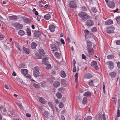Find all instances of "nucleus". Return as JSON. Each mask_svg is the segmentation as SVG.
Segmentation results:
<instances>
[{"mask_svg":"<svg viewBox=\"0 0 120 120\" xmlns=\"http://www.w3.org/2000/svg\"><path fill=\"white\" fill-rule=\"evenodd\" d=\"M78 14L79 16L81 17L82 19L84 20H86L92 18L91 16L84 12L81 11Z\"/></svg>","mask_w":120,"mask_h":120,"instance_id":"1","label":"nucleus"},{"mask_svg":"<svg viewBox=\"0 0 120 120\" xmlns=\"http://www.w3.org/2000/svg\"><path fill=\"white\" fill-rule=\"evenodd\" d=\"M39 68L38 66H36L34 67V69L33 71V74L34 76L35 77H37L40 76V72L39 71Z\"/></svg>","mask_w":120,"mask_h":120,"instance_id":"2","label":"nucleus"},{"mask_svg":"<svg viewBox=\"0 0 120 120\" xmlns=\"http://www.w3.org/2000/svg\"><path fill=\"white\" fill-rule=\"evenodd\" d=\"M13 26L15 27V29L17 30L21 29L23 27L22 25L20 24L18 22H15L13 23Z\"/></svg>","mask_w":120,"mask_h":120,"instance_id":"3","label":"nucleus"},{"mask_svg":"<svg viewBox=\"0 0 120 120\" xmlns=\"http://www.w3.org/2000/svg\"><path fill=\"white\" fill-rule=\"evenodd\" d=\"M86 25L88 27L93 26L94 24V22L92 20H88L86 22Z\"/></svg>","mask_w":120,"mask_h":120,"instance_id":"4","label":"nucleus"},{"mask_svg":"<svg viewBox=\"0 0 120 120\" xmlns=\"http://www.w3.org/2000/svg\"><path fill=\"white\" fill-rule=\"evenodd\" d=\"M115 28L112 27H110L106 29V31L108 33L111 34L114 32Z\"/></svg>","mask_w":120,"mask_h":120,"instance_id":"5","label":"nucleus"},{"mask_svg":"<svg viewBox=\"0 0 120 120\" xmlns=\"http://www.w3.org/2000/svg\"><path fill=\"white\" fill-rule=\"evenodd\" d=\"M106 64L108 65L109 68L110 69H112L114 67L113 63L112 61H108L106 63Z\"/></svg>","mask_w":120,"mask_h":120,"instance_id":"6","label":"nucleus"},{"mask_svg":"<svg viewBox=\"0 0 120 120\" xmlns=\"http://www.w3.org/2000/svg\"><path fill=\"white\" fill-rule=\"evenodd\" d=\"M91 65L94 67L95 69L96 70L98 69V65H97V63L96 61H93L91 63Z\"/></svg>","mask_w":120,"mask_h":120,"instance_id":"7","label":"nucleus"},{"mask_svg":"<svg viewBox=\"0 0 120 120\" xmlns=\"http://www.w3.org/2000/svg\"><path fill=\"white\" fill-rule=\"evenodd\" d=\"M107 6L109 8L113 9L115 7V4L112 1H109L108 4H107Z\"/></svg>","mask_w":120,"mask_h":120,"instance_id":"8","label":"nucleus"},{"mask_svg":"<svg viewBox=\"0 0 120 120\" xmlns=\"http://www.w3.org/2000/svg\"><path fill=\"white\" fill-rule=\"evenodd\" d=\"M69 5L71 8H74L76 7V5L75 2L71 1L69 4Z\"/></svg>","mask_w":120,"mask_h":120,"instance_id":"9","label":"nucleus"},{"mask_svg":"<svg viewBox=\"0 0 120 120\" xmlns=\"http://www.w3.org/2000/svg\"><path fill=\"white\" fill-rule=\"evenodd\" d=\"M48 63V58L47 57H45L42 59V63L43 64H46Z\"/></svg>","mask_w":120,"mask_h":120,"instance_id":"10","label":"nucleus"},{"mask_svg":"<svg viewBox=\"0 0 120 120\" xmlns=\"http://www.w3.org/2000/svg\"><path fill=\"white\" fill-rule=\"evenodd\" d=\"M87 51L90 54L93 55L94 53V50L92 48H87Z\"/></svg>","mask_w":120,"mask_h":120,"instance_id":"11","label":"nucleus"},{"mask_svg":"<svg viewBox=\"0 0 120 120\" xmlns=\"http://www.w3.org/2000/svg\"><path fill=\"white\" fill-rule=\"evenodd\" d=\"M113 22L112 20H107L105 22V24L106 25H109L113 24Z\"/></svg>","mask_w":120,"mask_h":120,"instance_id":"12","label":"nucleus"},{"mask_svg":"<svg viewBox=\"0 0 120 120\" xmlns=\"http://www.w3.org/2000/svg\"><path fill=\"white\" fill-rule=\"evenodd\" d=\"M60 76L63 78H64L66 76V74L63 71H61L60 72Z\"/></svg>","mask_w":120,"mask_h":120,"instance_id":"13","label":"nucleus"},{"mask_svg":"<svg viewBox=\"0 0 120 120\" xmlns=\"http://www.w3.org/2000/svg\"><path fill=\"white\" fill-rule=\"evenodd\" d=\"M9 19L11 20H15L18 19L17 16L16 15H13L9 16Z\"/></svg>","mask_w":120,"mask_h":120,"instance_id":"14","label":"nucleus"},{"mask_svg":"<svg viewBox=\"0 0 120 120\" xmlns=\"http://www.w3.org/2000/svg\"><path fill=\"white\" fill-rule=\"evenodd\" d=\"M60 82H56L54 83L53 84V85L55 87L57 88L60 86Z\"/></svg>","mask_w":120,"mask_h":120,"instance_id":"15","label":"nucleus"},{"mask_svg":"<svg viewBox=\"0 0 120 120\" xmlns=\"http://www.w3.org/2000/svg\"><path fill=\"white\" fill-rule=\"evenodd\" d=\"M37 46V45L36 43L34 42H32L31 45V48L33 49H35Z\"/></svg>","mask_w":120,"mask_h":120,"instance_id":"16","label":"nucleus"},{"mask_svg":"<svg viewBox=\"0 0 120 120\" xmlns=\"http://www.w3.org/2000/svg\"><path fill=\"white\" fill-rule=\"evenodd\" d=\"M92 77L91 74L90 73L86 74L84 78L86 79H89Z\"/></svg>","mask_w":120,"mask_h":120,"instance_id":"17","label":"nucleus"},{"mask_svg":"<svg viewBox=\"0 0 120 120\" xmlns=\"http://www.w3.org/2000/svg\"><path fill=\"white\" fill-rule=\"evenodd\" d=\"M39 100L41 102L44 104H45L46 102V101L44 99L41 97H39Z\"/></svg>","mask_w":120,"mask_h":120,"instance_id":"18","label":"nucleus"},{"mask_svg":"<svg viewBox=\"0 0 120 120\" xmlns=\"http://www.w3.org/2000/svg\"><path fill=\"white\" fill-rule=\"evenodd\" d=\"M84 95L86 97H90L91 96V93L89 91L86 92L84 94Z\"/></svg>","mask_w":120,"mask_h":120,"instance_id":"19","label":"nucleus"},{"mask_svg":"<svg viewBox=\"0 0 120 120\" xmlns=\"http://www.w3.org/2000/svg\"><path fill=\"white\" fill-rule=\"evenodd\" d=\"M116 74V72H113L110 73L109 75L111 78H114Z\"/></svg>","mask_w":120,"mask_h":120,"instance_id":"20","label":"nucleus"},{"mask_svg":"<svg viewBox=\"0 0 120 120\" xmlns=\"http://www.w3.org/2000/svg\"><path fill=\"white\" fill-rule=\"evenodd\" d=\"M21 72L25 75L26 74L28 73V70L26 69H22L21 70Z\"/></svg>","mask_w":120,"mask_h":120,"instance_id":"21","label":"nucleus"},{"mask_svg":"<svg viewBox=\"0 0 120 120\" xmlns=\"http://www.w3.org/2000/svg\"><path fill=\"white\" fill-rule=\"evenodd\" d=\"M39 52L41 55L44 56L45 54V52L44 50L42 49H40L39 50Z\"/></svg>","mask_w":120,"mask_h":120,"instance_id":"22","label":"nucleus"},{"mask_svg":"<svg viewBox=\"0 0 120 120\" xmlns=\"http://www.w3.org/2000/svg\"><path fill=\"white\" fill-rule=\"evenodd\" d=\"M54 54V56L56 58H59L60 56V53L57 52H53Z\"/></svg>","mask_w":120,"mask_h":120,"instance_id":"23","label":"nucleus"},{"mask_svg":"<svg viewBox=\"0 0 120 120\" xmlns=\"http://www.w3.org/2000/svg\"><path fill=\"white\" fill-rule=\"evenodd\" d=\"M51 15L50 14H46L44 16V18L46 20L49 19L51 17Z\"/></svg>","mask_w":120,"mask_h":120,"instance_id":"24","label":"nucleus"},{"mask_svg":"<svg viewBox=\"0 0 120 120\" xmlns=\"http://www.w3.org/2000/svg\"><path fill=\"white\" fill-rule=\"evenodd\" d=\"M40 35V33L39 31L35 32L34 34V35L35 37H39Z\"/></svg>","mask_w":120,"mask_h":120,"instance_id":"25","label":"nucleus"},{"mask_svg":"<svg viewBox=\"0 0 120 120\" xmlns=\"http://www.w3.org/2000/svg\"><path fill=\"white\" fill-rule=\"evenodd\" d=\"M87 102V98L86 97H84L82 101L83 104L85 105L86 104Z\"/></svg>","mask_w":120,"mask_h":120,"instance_id":"26","label":"nucleus"},{"mask_svg":"<svg viewBox=\"0 0 120 120\" xmlns=\"http://www.w3.org/2000/svg\"><path fill=\"white\" fill-rule=\"evenodd\" d=\"M26 31L28 35L30 36L31 35V31L30 29L29 28H27L26 29Z\"/></svg>","mask_w":120,"mask_h":120,"instance_id":"27","label":"nucleus"},{"mask_svg":"<svg viewBox=\"0 0 120 120\" xmlns=\"http://www.w3.org/2000/svg\"><path fill=\"white\" fill-rule=\"evenodd\" d=\"M56 96L59 99H61L62 97L61 94L59 92H57L56 94Z\"/></svg>","mask_w":120,"mask_h":120,"instance_id":"28","label":"nucleus"},{"mask_svg":"<svg viewBox=\"0 0 120 120\" xmlns=\"http://www.w3.org/2000/svg\"><path fill=\"white\" fill-rule=\"evenodd\" d=\"M87 45L88 48H90L92 46V43L90 41H88L87 43Z\"/></svg>","mask_w":120,"mask_h":120,"instance_id":"29","label":"nucleus"},{"mask_svg":"<svg viewBox=\"0 0 120 120\" xmlns=\"http://www.w3.org/2000/svg\"><path fill=\"white\" fill-rule=\"evenodd\" d=\"M18 33L19 35L21 36H23L25 34V33L23 30H20L19 31Z\"/></svg>","mask_w":120,"mask_h":120,"instance_id":"30","label":"nucleus"},{"mask_svg":"<svg viewBox=\"0 0 120 120\" xmlns=\"http://www.w3.org/2000/svg\"><path fill=\"white\" fill-rule=\"evenodd\" d=\"M57 90L58 91L61 93H63L64 92V89L63 87L59 88Z\"/></svg>","mask_w":120,"mask_h":120,"instance_id":"31","label":"nucleus"},{"mask_svg":"<svg viewBox=\"0 0 120 120\" xmlns=\"http://www.w3.org/2000/svg\"><path fill=\"white\" fill-rule=\"evenodd\" d=\"M58 30V27L55 26L53 25V32L55 31L57 32Z\"/></svg>","mask_w":120,"mask_h":120,"instance_id":"32","label":"nucleus"},{"mask_svg":"<svg viewBox=\"0 0 120 120\" xmlns=\"http://www.w3.org/2000/svg\"><path fill=\"white\" fill-rule=\"evenodd\" d=\"M35 55L36 56V58L37 59H41L42 56H41L38 53H35Z\"/></svg>","mask_w":120,"mask_h":120,"instance_id":"33","label":"nucleus"},{"mask_svg":"<svg viewBox=\"0 0 120 120\" xmlns=\"http://www.w3.org/2000/svg\"><path fill=\"white\" fill-rule=\"evenodd\" d=\"M23 50L27 54H28L29 53V52L28 50L27 49L24 47L23 48Z\"/></svg>","mask_w":120,"mask_h":120,"instance_id":"34","label":"nucleus"},{"mask_svg":"<svg viewBox=\"0 0 120 120\" xmlns=\"http://www.w3.org/2000/svg\"><path fill=\"white\" fill-rule=\"evenodd\" d=\"M92 117L90 116H87L84 118V120H91L92 119Z\"/></svg>","mask_w":120,"mask_h":120,"instance_id":"35","label":"nucleus"},{"mask_svg":"<svg viewBox=\"0 0 120 120\" xmlns=\"http://www.w3.org/2000/svg\"><path fill=\"white\" fill-rule=\"evenodd\" d=\"M58 49L55 46L53 45V52H57Z\"/></svg>","mask_w":120,"mask_h":120,"instance_id":"36","label":"nucleus"},{"mask_svg":"<svg viewBox=\"0 0 120 120\" xmlns=\"http://www.w3.org/2000/svg\"><path fill=\"white\" fill-rule=\"evenodd\" d=\"M24 22L25 23H30V20L28 18L24 19Z\"/></svg>","mask_w":120,"mask_h":120,"instance_id":"37","label":"nucleus"},{"mask_svg":"<svg viewBox=\"0 0 120 120\" xmlns=\"http://www.w3.org/2000/svg\"><path fill=\"white\" fill-rule=\"evenodd\" d=\"M87 83L89 86H92L93 85V81L92 80H90Z\"/></svg>","mask_w":120,"mask_h":120,"instance_id":"38","label":"nucleus"},{"mask_svg":"<svg viewBox=\"0 0 120 120\" xmlns=\"http://www.w3.org/2000/svg\"><path fill=\"white\" fill-rule=\"evenodd\" d=\"M92 31L93 32H95L97 31V29L96 27H94L91 29Z\"/></svg>","mask_w":120,"mask_h":120,"instance_id":"39","label":"nucleus"},{"mask_svg":"<svg viewBox=\"0 0 120 120\" xmlns=\"http://www.w3.org/2000/svg\"><path fill=\"white\" fill-rule=\"evenodd\" d=\"M34 87L37 88H40V86L38 84L35 83L33 84Z\"/></svg>","mask_w":120,"mask_h":120,"instance_id":"40","label":"nucleus"},{"mask_svg":"<svg viewBox=\"0 0 120 120\" xmlns=\"http://www.w3.org/2000/svg\"><path fill=\"white\" fill-rule=\"evenodd\" d=\"M116 20L117 23L120 22V16L117 17L116 18Z\"/></svg>","mask_w":120,"mask_h":120,"instance_id":"41","label":"nucleus"},{"mask_svg":"<svg viewBox=\"0 0 120 120\" xmlns=\"http://www.w3.org/2000/svg\"><path fill=\"white\" fill-rule=\"evenodd\" d=\"M107 58L109 59H111L113 58V56L112 55H109L107 56Z\"/></svg>","mask_w":120,"mask_h":120,"instance_id":"42","label":"nucleus"},{"mask_svg":"<svg viewBox=\"0 0 120 120\" xmlns=\"http://www.w3.org/2000/svg\"><path fill=\"white\" fill-rule=\"evenodd\" d=\"M59 106L60 108H62L64 107L63 105L62 102H60L59 105Z\"/></svg>","mask_w":120,"mask_h":120,"instance_id":"43","label":"nucleus"},{"mask_svg":"<svg viewBox=\"0 0 120 120\" xmlns=\"http://www.w3.org/2000/svg\"><path fill=\"white\" fill-rule=\"evenodd\" d=\"M61 83L62 84H63V85H65V79H63L61 80Z\"/></svg>","mask_w":120,"mask_h":120,"instance_id":"44","label":"nucleus"},{"mask_svg":"<svg viewBox=\"0 0 120 120\" xmlns=\"http://www.w3.org/2000/svg\"><path fill=\"white\" fill-rule=\"evenodd\" d=\"M48 112L47 111H45L44 112V115L46 117H47L48 116Z\"/></svg>","mask_w":120,"mask_h":120,"instance_id":"45","label":"nucleus"},{"mask_svg":"<svg viewBox=\"0 0 120 120\" xmlns=\"http://www.w3.org/2000/svg\"><path fill=\"white\" fill-rule=\"evenodd\" d=\"M120 111L119 109H118L117 111V116L118 117H119L120 116Z\"/></svg>","mask_w":120,"mask_h":120,"instance_id":"46","label":"nucleus"},{"mask_svg":"<svg viewBox=\"0 0 120 120\" xmlns=\"http://www.w3.org/2000/svg\"><path fill=\"white\" fill-rule=\"evenodd\" d=\"M48 82L50 83H52V78L48 79Z\"/></svg>","mask_w":120,"mask_h":120,"instance_id":"47","label":"nucleus"},{"mask_svg":"<svg viewBox=\"0 0 120 120\" xmlns=\"http://www.w3.org/2000/svg\"><path fill=\"white\" fill-rule=\"evenodd\" d=\"M92 11L94 13H96L97 12V10L95 8H92Z\"/></svg>","mask_w":120,"mask_h":120,"instance_id":"48","label":"nucleus"},{"mask_svg":"<svg viewBox=\"0 0 120 120\" xmlns=\"http://www.w3.org/2000/svg\"><path fill=\"white\" fill-rule=\"evenodd\" d=\"M49 29L51 32H52V25H51L49 26Z\"/></svg>","mask_w":120,"mask_h":120,"instance_id":"49","label":"nucleus"},{"mask_svg":"<svg viewBox=\"0 0 120 120\" xmlns=\"http://www.w3.org/2000/svg\"><path fill=\"white\" fill-rule=\"evenodd\" d=\"M51 65L50 64H47L46 68L47 69H49L50 68Z\"/></svg>","mask_w":120,"mask_h":120,"instance_id":"50","label":"nucleus"},{"mask_svg":"<svg viewBox=\"0 0 120 120\" xmlns=\"http://www.w3.org/2000/svg\"><path fill=\"white\" fill-rule=\"evenodd\" d=\"M81 9L82 11H86L87 10V8L85 7H82L81 8Z\"/></svg>","mask_w":120,"mask_h":120,"instance_id":"51","label":"nucleus"},{"mask_svg":"<svg viewBox=\"0 0 120 120\" xmlns=\"http://www.w3.org/2000/svg\"><path fill=\"white\" fill-rule=\"evenodd\" d=\"M41 86L43 87H45L46 85V84H45V82H41Z\"/></svg>","mask_w":120,"mask_h":120,"instance_id":"52","label":"nucleus"},{"mask_svg":"<svg viewBox=\"0 0 120 120\" xmlns=\"http://www.w3.org/2000/svg\"><path fill=\"white\" fill-rule=\"evenodd\" d=\"M89 31L87 29L85 30L84 31V33L86 35L88 34L89 33Z\"/></svg>","mask_w":120,"mask_h":120,"instance_id":"53","label":"nucleus"},{"mask_svg":"<svg viewBox=\"0 0 120 120\" xmlns=\"http://www.w3.org/2000/svg\"><path fill=\"white\" fill-rule=\"evenodd\" d=\"M4 37L2 34L0 33V39L1 40H3L4 38Z\"/></svg>","mask_w":120,"mask_h":120,"instance_id":"54","label":"nucleus"},{"mask_svg":"<svg viewBox=\"0 0 120 120\" xmlns=\"http://www.w3.org/2000/svg\"><path fill=\"white\" fill-rule=\"evenodd\" d=\"M48 105L52 109V103L50 102H49L48 103Z\"/></svg>","mask_w":120,"mask_h":120,"instance_id":"55","label":"nucleus"},{"mask_svg":"<svg viewBox=\"0 0 120 120\" xmlns=\"http://www.w3.org/2000/svg\"><path fill=\"white\" fill-rule=\"evenodd\" d=\"M19 66L21 68H23L25 67V65L24 64L21 63L20 64Z\"/></svg>","mask_w":120,"mask_h":120,"instance_id":"56","label":"nucleus"},{"mask_svg":"<svg viewBox=\"0 0 120 120\" xmlns=\"http://www.w3.org/2000/svg\"><path fill=\"white\" fill-rule=\"evenodd\" d=\"M103 92L104 93H105V88L104 85V84L103 85Z\"/></svg>","mask_w":120,"mask_h":120,"instance_id":"57","label":"nucleus"},{"mask_svg":"<svg viewBox=\"0 0 120 120\" xmlns=\"http://www.w3.org/2000/svg\"><path fill=\"white\" fill-rule=\"evenodd\" d=\"M82 58L84 59L85 60H86V56H85L83 54H82Z\"/></svg>","mask_w":120,"mask_h":120,"instance_id":"58","label":"nucleus"},{"mask_svg":"<svg viewBox=\"0 0 120 120\" xmlns=\"http://www.w3.org/2000/svg\"><path fill=\"white\" fill-rule=\"evenodd\" d=\"M116 44L117 45H120V40H117L116 41Z\"/></svg>","mask_w":120,"mask_h":120,"instance_id":"59","label":"nucleus"},{"mask_svg":"<svg viewBox=\"0 0 120 120\" xmlns=\"http://www.w3.org/2000/svg\"><path fill=\"white\" fill-rule=\"evenodd\" d=\"M25 76L29 78H30V75L29 74H28V73H27V74H26Z\"/></svg>","mask_w":120,"mask_h":120,"instance_id":"60","label":"nucleus"},{"mask_svg":"<svg viewBox=\"0 0 120 120\" xmlns=\"http://www.w3.org/2000/svg\"><path fill=\"white\" fill-rule=\"evenodd\" d=\"M73 71L74 72H75L76 71V67L75 66H74V67L73 70Z\"/></svg>","mask_w":120,"mask_h":120,"instance_id":"61","label":"nucleus"},{"mask_svg":"<svg viewBox=\"0 0 120 120\" xmlns=\"http://www.w3.org/2000/svg\"><path fill=\"white\" fill-rule=\"evenodd\" d=\"M117 66L120 68V62H117Z\"/></svg>","mask_w":120,"mask_h":120,"instance_id":"62","label":"nucleus"},{"mask_svg":"<svg viewBox=\"0 0 120 120\" xmlns=\"http://www.w3.org/2000/svg\"><path fill=\"white\" fill-rule=\"evenodd\" d=\"M61 43L63 44H64L65 43L64 42V41L61 38L60 40Z\"/></svg>","mask_w":120,"mask_h":120,"instance_id":"63","label":"nucleus"},{"mask_svg":"<svg viewBox=\"0 0 120 120\" xmlns=\"http://www.w3.org/2000/svg\"><path fill=\"white\" fill-rule=\"evenodd\" d=\"M41 16L40 15H38V16L37 18V20L38 21H39L40 20V19L41 18Z\"/></svg>","mask_w":120,"mask_h":120,"instance_id":"64","label":"nucleus"}]
</instances>
